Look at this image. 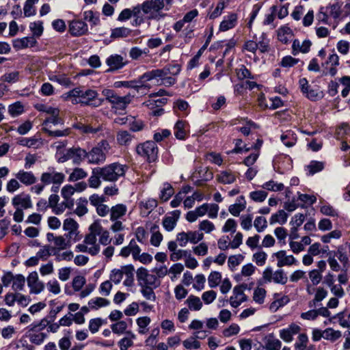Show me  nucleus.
Wrapping results in <instances>:
<instances>
[{
	"mask_svg": "<svg viewBox=\"0 0 350 350\" xmlns=\"http://www.w3.org/2000/svg\"><path fill=\"white\" fill-rule=\"evenodd\" d=\"M138 154L146 158L149 162L154 161L157 157L158 149L154 142L148 141L137 146Z\"/></svg>",
	"mask_w": 350,
	"mask_h": 350,
	"instance_id": "9d476101",
	"label": "nucleus"
},
{
	"mask_svg": "<svg viewBox=\"0 0 350 350\" xmlns=\"http://www.w3.org/2000/svg\"><path fill=\"white\" fill-rule=\"evenodd\" d=\"M102 94L110 104L111 109L119 113H122L126 109L134 97V95H131L130 93L122 96L113 90L107 88L103 90Z\"/></svg>",
	"mask_w": 350,
	"mask_h": 350,
	"instance_id": "f03ea898",
	"label": "nucleus"
},
{
	"mask_svg": "<svg viewBox=\"0 0 350 350\" xmlns=\"http://www.w3.org/2000/svg\"><path fill=\"white\" fill-rule=\"evenodd\" d=\"M254 271L255 267L251 263L247 264L242 267L241 274L237 275L235 276V279L237 281H241L242 276L249 277L252 275L254 273Z\"/></svg>",
	"mask_w": 350,
	"mask_h": 350,
	"instance_id": "052dcab7",
	"label": "nucleus"
},
{
	"mask_svg": "<svg viewBox=\"0 0 350 350\" xmlns=\"http://www.w3.org/2000/svg\"><path fill=\"white\" fill-rule=\"evenodd\" d=\"M107 65L109 67L108 71H113L122 68L124 65V58L120 55H111L106 60Z\"/></svg>",
	"mask_w": 350,
	"mask_h": 350,
	"instance_id": "393cba45",
	"label": "nucleus"
},
{
	"mask_svg": "<svg viewBox=\"0 0 350 350\" xmlns=\"http://www.w3.org/2000/svg\"><path fill=\"white\" fill-rule=\"evenodd\" d=\"M266 291L262 287H257L254 289L253 293V300L258 304H262L265 302Z\"/></svg>",
	"mask_w": 350,
	"mask_h": 350,
	"instance_id": "603ef678",
	"label": "nucleus"
},
{
	"mask_svg": "<svg viewBox=\"0 0 350 350\" xmlns=\"http://www.w3.org/2000/svg\"><path fill=\"white\" fill-rule=\"evenodd\" d=\"M75 190L73 186L71 185H66L64 186L61 189V195L64 198V200L68 202H73L74 200L72 199V196L75 194Z\"/></svg>",
	"mask_w": 350,
	"mask_h": 350,
	"instance_id": "c03bdc74",
	"label": "nucleus"
},
{
	"mask_svg": "<svg viewBox=\"0 0 350 350\" xmlns=\"http://www.w3.org/2000/svg\"><path fill=\"white\" fill-rule=\"evenodd\" d=\"M73 205V202H68L64 200L62 202L57 204L51 209L55 215H61L65 211L66 208H71Z\"/></svg>",
	"mask_w": 350,
	"mask_h": 350,
	"instance_id": "69168bd1",
	"label": "nucleus"
},
{
	"mask_svg": "<svg viewBox=\"0 0 350 350\" xmlns=\"http://www.w3.org/2000/svg\"><path fill=\"white\" fill-rule=\"evenodd\" d=\"M105 321L101 318L92 319L89 321L88 328L92 334L96 333L100 327L105 323Z\"/></svg>",
	"mask_w": 350,
	"mask_h": 350,
	"instance_id": "bf43d9fd",
	"label": "nucleus"
},
{
	"mask_svg": "<svg viewBox=\"0 0 350 350\" xmlns=\"http://www.w3.org/2000/svg\"><path fill=\"white\" fill-rule=\"evenodd\" d=\"M171 65L167 66L162 69H155L151 71L145 72L142 75V81H150L157 79L158 77H167L170 75Z\"/></svg>",
	"mask_w": 350,
	"mask_h": 350,
	"instance_id": "6ab92c4d",
	"label": "nucleus"
},
{
	"mask_svg": "<svg viewBox=\"0 0 350 350\" xmlns=\"http://www.w3.org/2000/svg\"><path fill=\"white\" fill-rule=\"evenodd\" d=\"M301 327L295 323H291L287 328L280 331V337L285 342H290L293 339V335L298 334Z\"/></svg>",
	"mask_w": 350,
	"mask_h": 350,
	"instance_id": "4be33fe9",
	"label": "nucleus"
},
{
	"mask_svg": "<svg viewBox=\"0 0 350 350\" xmlns=\"http://www.w3.org/2000/svg\"><path fill=\"white\" fill-rule=\"evenodd\" d=\"M150 318L148 317H139L136 320L137 325L139 327V333L144 334L147 332L146 327L150 323Z\"/></svg>",
	"mask_w": 350,
	"mask_h": 350,
	"instance_id": "0e129e2a",
	"label": "nucleus"
},
{
	"mask_svg": "<svg viewBox=\"0 0 350 350\" xmlns=\"http://www.w3.org/2000/svg\"><path fill=\"white\" fill-rule=\"evenodd\" d=\"M157 206V201L153 198L142 201L139 207L142 214L148 215L154 208Z\"/></svg>",
	"mask_w": 350,
	"mask_h": 350,
	"instance_id": "473e14b6",
	"label": "nucleus"
},
{
	"mask_svg": "<svg viewBox=\"0 0 350 350\" xmlns=\"http://www.w3.org/2000/svg\"><path fill=\"white\" fill-rule=\"evenodd\" d=\"M188 242L192 244H196L204 239V233L200 231H188Z\"/></svg>",
	"mask_w": 350,
	"mask_h": 350,
	"instance_id": "338daca9",
	"label": "nucleus"
},
{
	"mask_svg": "<svg viewBox=\"0 0 350 350\" xmlns=\"http://www.w3.org/2000/svg\"><path fill=\"white\" fill-rule=\"evenodd\" d=\"M186 303L191 310H200L202 307V302L200 299L193 295L189 296Z\"/></svg>",
	"mask_w": 350,
	"mask_h": 350,
	"instance_id": "a19ab883",
	"label": "nucleus"
},
{
	"mask_svg": "<svg viewBox=\"0 0 350 350\" xmlns=\"http://www.w3.org/2000/svg\"><path fill=\"white\" fill-rule=\"evenodd\" d=\"M22 187L16 174L14 178H10L5 184V189L9 193H14Z\"/></svg>",
	"mask_w": 350,
	"mask_h": 350,
	"instance_id": "79ce46f5",
	"label": "nucleus"
},
{
	"mask_svg": "<svg viewBox=\"0 0 350 350\" xmlns=\"http://www.w3.org/2000/svg\"><path fill=\"white\" fill-rule=\"evenodd\" d=\"M187 127L188 124L186 122L178 120L174 127V133L175 137L178 139H185L187 133Z\"/></svg>",
	"mask_w": 350,
	"mask_h": 350,
	"instance_id": "c756f323",
	"label": "nucleus"
},
{
	"mask_svg": "<svg viewBox=\"0 0 350 350\" xmlns=\"http://www.w3.org/2000/svg\"><path fill=\"white\" fill-rule=\"evenodd\" d=\"M88 200L85 198H80L77 200L76 208L74 213L79 217H82L88 213Z\"/></svg>",
	"mask_w": 350,
	"mask_h": 350,
	"instance_id": "72a5a7b5",
	"label": "nucleus"
},
{
	"mask_svg": "<svg viewBox=\"0 0 350 350\" xmlns=\"http://www.w3.org/2000/svg\"><path fill=\"white\" fill-rule=\"evenodd\" d=\"M72 241H69V239L66 240L63 236H56L55 238H53V243L55 246L53 250H66L69 247L70 245V242Z\"/></svg>",
	"mask_w": 350,
	"mask_h": 350,
	"instance_id": "37998d69",
	"label": "nucleus"
},
{
	"mask_svg": "<svg viewBox=\"0 0 350 350\" xmlns=\"http://www.w3.org/2000/svg\"><path fill=\"white\" fill-rule=\"evenodd\" d=\"M99 167H95L92 171V174L88 178L89 187L93 189H98L101 185L102 176Z\"/></svg>",
	"mask_w": 350,
	"mask_h": 350,
	"instance_id": "c85d7f7f",
	"label": "nucleus"
},
{
	"mask_svg": "<svg viewBox=\"0 0 350 350\" xmlns=\"http://www.w3.org/2000/svg\"><path fill=\"white\" fill-rule=\"evenodd\" d=\"M246 207V202L243 196L237 198V202L229 206V212L234 216H239L240 213Z\"/></svg>",
	"mask_w": 350,
	"mask_h": 350,
	"instance_id": "7c9ffc66",
	"label": "nucleus"
},
{
	"mask_svg": "<svg viewBox=\"0 0 350 350\" xmlns=\"http://www.w3.org/2000/svg\"><path fill=\"white\" fill-rule=\"evenodd\" d=\"M62 98L72 104L100 106L103 100L98 98L96 91L91 89L75 88L62 95Z\"/></svg>",
	"mask_w": 350,
	"mask_h": 350,
	"instance_id": "f257e3e1",
	"label": "nucleus"
},
{
	"mask_svg": "<svg viewBox=\"0 0 350 350\" xmlns=\"http://www.w3.org/2000/svg\"><path fill=\"white\" fill-rule=\"evenodd\" d=\"M29 29L34 36L40 37L44 30L43 23L40 21L31 23L29 24Z\"/></svg>",
	"mask_w": 350,
	"mask_h": 350,
	"instance_id": "e2e57ef3",
	"label": "nucleus"
},
{
	"mask_svg": "<svg viewBox=\"0 0 350 350\" xmlns=\"http://www.w3.org/2000/svg\"><path fill=\"white\" fill-rule=\"evenodd\" d=\"M174 193V191L172 185L168 183H165L161 191L160 199L163 202H166Z\"/></svg>",
	"mask_w": 350,
	"mask_h": 350,
	"instance_id": "a18cd8bd",
	"label": "nucleus"
},
{
	"mask_svg": "<svg viewBox=\"0 0 350 350\" xmlns=\"http://www.w3.org/2000/svg\"><path fill=\"white\" fill-rule=\"evenodd\" d=\"M110 149L109 143L101 141L96 147L87 152V159L89 163L98 165L104 163L106 160V153Z\"/></svg>",
	"mask_w": 350,
	"mask_h": 350,
	"instance_id": "423d86ee",
	"label": "nucleus"
},
{
	"mask_svg": "<svg viewBox=\"0 0 350 350\" xmlns=\"http://www.w3.org/2000/svg\"><path fill=\"white\" fill-rule=\"evenodd\" d=\"M63 230L67 232L66 239L73 242L81 240L82 236L79 231V224L72 218H66L63 222Z\"/></svg>",
	"mask_w": 350,
	"mask_h": 350,
	"instance_id": "9b49d317",
	"label": "nucleus"
},
{
	"mask_svg": "<svg viewBox=\"0 0 350 350\" xmlns=\"http://www.w3.org/2000/svg\"><path fill=\"white\" fill-rule=\"evenodd\" d=\"M277 259V266L282 267L296 265L297 260L293 255H287L285 250H280L273 254Z\"/></svg>",
	"mask_w": 350,
	"mask_h": 350,
	"instance_id": "a211bd4d",
	"label": "nucleus"
},
{
	"mask_svg": "<svg viewBox=\"0 0 350 350\" xmlns=\"http://www.w3.org/2000/svg\"><path fill=\"white\" fill-rule=\"evenodd\" d=\"M24 111V107L20 102H16L8 107V113L12 117H16Z\"/></svg>",
	"mask_w": 350,
	"mask_h": 350,
	"instance_id": "5fc2aeb1",
	"label": "nucleus"
},
{
	"mask_svg": "<svg viewBox=\"0 0 350 350\" xmlns=\"http://www.w3.org/2000/svg\"><path fill=\"white\" fill-rule=\"evenodd\" d=\"M288 219V215L284 210H280L275 214H273L269 219L271 225L275 224H284Z\"/></svg>",
	"mask_w": 350,
	"mask_h": 350,
	"instance_id": "e433bc0d",
	"label": "nucleus"
},
{
	"mask_svg": "<svg viewBox=\"0 0 350 350\" xmlns=\"http://www.w3.org/2000/svg\"><path fill=\"white\" fill-rule=\"evenodd\" d=\"M127 167L119 163H113L104 167H99L102 180L107 182H116L124 176Z\"/></svg>",
	"mask_w": 350,
	"mask_h": 350,
	"instance_id": "20e7f679",
	"label": "nucleus"
},
{
	"mask_svg": "<svg viewBox=\"0 0 350 350\" xmlns=\"http://www.w3.org/2000/svg\"><path fill=\"white\" fill-rule=\"evenodd\" d=\"M136 338V336L131 331L126 332V336L122 338L118 342V346L120 350H127L129 347L133 345V340Z\"/></svg>",
	"mask_w": 350,
	"mask_h": 350,
	"instance_id": "2f4dec72",
	"label": "nucleus"
},
{
	"mask_svg": "<svg viewBox=\"0 0 350 350\" xmlns=\"http://www.w3.org/2000/svg\"><path fill=\"white\" fill-rule=\"evenodd\" d=\"M18 144L28 148H38L41 142L36 138H21L18 140Z\"/></svg>",
	"mask_w": 350,
	"mask_h": 350,
	"instance_id": "13d9d810",
	"label": "nucleus"
},
{
	"mask_svg": "<svg viewBox=\"0 0 350 350\" xmlns=\"http://www.w3.org/2000/svg\"><path fill=\"white\" fill-rule=\"evenodd\" d=\"M137 278L139 284L142 287L157 288L160 284L157 276L150 273L146 269L143 267L137 269Z\"/></svg>",
	"mask_w": 350,
	"mask_h": 350,
	"instance_id": "1a4fd4ad",
	"label": "nucleus"
},
{
	"mask_svg": "<svg viewBox=\"0 0 350 350\" xmlns=\"http://www.w3.org/2000/svg\"><path fill=\"white\" fill-rule=\"evenodd\" d=\"M27 282L30 288L31 293L38 294L44 288V283L39 280L38 274L36 271H33L29 274Z\"/></svg>",
	"mask_w": 350,
	"mask_h": 350,
	"instance_id": "f3484780",
	"label": "nucleus"
},
{
	"mask_svg": "<svg viewBox=\"0 0 350 350\" xmlns=\"http://www.w3.org/2000/svg\"><path fill=\"white\" fill-rule=\"evenodd\" d=\"M128 324L124 321H119L116 323L111 325V329L114 334L120 335L125 334L127 332Z\"/></svg>",
	"mask_w": 350,
	"mask_h": 350,
	"instance_id": "09e8293b",
	"label": "nucleus"
},
{
	"mask_svg": "<svg viewBox=\"0 0 350 350\" xmlns=\"http://www.w3.org/2000/svg\"><path fill=\"white\" fill-rule=\"evenodd\" d=\"M293 33L291 29L287 26H283L278 30V38L284 43L286 44L292 38Z\"/></svg>",
	"mask_w": 350,
	"mask_h": 350,
	"instance_id": "58836bf2",
	"label": "nucleus"
},
{
	"mask_svg": "<svg viewBox=\"0 0 350 350\" xmlns=\"http://www.w3.org/2000/svg\"><path fill=\"white\" fill-rule=\"evenodd\" d=\"M88 31L87 24L79 20L72 21L69 24V31L74 36L85 34Z\"/></svg>",
	"mask_w": 350,
	"mask_h": 350,
	"instance_id": "412c9836",
	"label": "nucleus"
},
{
	"mask_svg": "<svg viewBox=\"0 0 350 350\" xmlns=\"http://www.w3.org/2000/svg\"><path fill=\"white\" fill-rule=\"evenodd\" d=\"M247 287V284H241L234 287L232 295L230 297V304L232 307L237 308L243 302L247 300V297L244 293V291Z\"/></svg>",
	"mask_w": 350,
	"mask_h": 350,
	"instance_id": "4468645a",
	"label": "nucleus"
},
{
	"mask_svg": "<svg viewBox=\"0 0 350 350\" xmlns=\"http://www.w3.org/2000/svg\"><path fill=\"white\" fill-rule=\"evenodd\" d=\"M87 176L88 173L83 168L76 167L70 174L68 180L72 182L77 181L85 178Z\"/></svg>",
	"mask_w": 350,
	"mask_h": 350,
	"instance_id": "49530a36",
	"label": "nucleus"
},
{
	"mask_svg": "<svg viewBox=\"0 0 350 350\" xmlns=\"http://www.w3.org/2000/svg\"><path fill=\"white\" fill-rule=\"evenodd\" d=\"M25 278L23 275H16L12 281V289L15 291H22L25 286Z\"/></svg>",
	"mask_w": 350,
	"mask_h": 350,
	"instance_id": "4d7b16f0",
	"label": "nucleus"
},
{
	"mask_svg": "<svg viewBox=\"0 0 350 350\" xmlns=\"http://www.w3.org/2000/svg\"><path fill=\"white\" fill-rule=\"evenodd\" d=\"M180 216L179 211H174L170 216L165 217L163 220V226L167 231H172L176 226Z\"/></svg>",
	"mask_w": 350,
	"mask_h": 350,
	"instance_id": "bb28decb",
	"label": "nucleus"
},
{
	"mask_svg": "<svg viewBox=\"0 0 350 350\" xmlns=\"http://www.w3.org/2000/svg\"><path fill=\"white\" fill-rule=\"evenodd\" d=\"M134 267L131 265H124L119 269H113L109 275L110 281L115 284H118L124 276V285L131 287L134 283Z\"/></svg>",
	"mask_w": 350,
	"mask_h": 350,
	"instance_id": "7ed1b4c3",
	"label": "nucleus"
},
{
	"mask_svg": "<svg viewBox=\"0 0 350 350\" xmlns=\"http://www.w3.org/2000/svg\"><path fill=\"white\" fill-rule=\"evenodd\" d=\"M63 250H53V255L57 262L70 261L73 258V253L71 251H62Z\"/></svg>",
	"mask_w": 350,
	"mask_h": 350,
	"instance_id": "f704fd0d",
	"label": "nucleus"
},
{
	"mask_svg": "<svg viewBox=\"0 0 350 350\" xmlns=\"http://www.w3.org/2000/svg\"><path fill=\"white\" fill-rule=\"evenodd\" d=\"M342 336V333L332 328H327L324 330V338L334 342Z\"/></svg>",
	"mask_w": 350,
	"mask_h": 350,
	"instance_id": "6e6d98bb",
	"label": "nucleus"
},
{
	"mask_svg": "<svg viewBox=\"0 0 350 350\" xmlns=\"http://www.w3.org/2000/svg\"><path fill=\"white\" fill-rule=\"evenodd\" d=\"M237 173L230 170L221 171L217 174L216 178L218 182L222 184H232L236 181Z\"/></svg>",
	"mask_w": 350,
	"mask_h": 350,
	"instance_id": "a878e982",
	"label": "nucleus"
},
{
	"mask_svg": "<svg viewBox=\"0 0 350 350\" xmlns=\"http://www.w3.org/2000/svg\"><path fill=\"white\" fill-rule=\"evenodd\" d=\"M16 176L18 178L21 185L31 186L33 185L37 182V178L31 171L20 170L16 173Z\"/></svg>",
	"mask_w": 350,
	"mask_h": 350,
	"instance_id": "aec40b11",
	"label": "nucleus"
},
{
	"mask_svg": "<svg viewBox=\"0 0 350 350\" xmlns=\"http://www.w3.org/2000/svg\"><path fill=\"white\" fill-rule=\"evenodd\" d=\"M48 320L43 319L40 321L35 322L28 327L29 332H33L29 334V341L31 343L40 345L44 342L46 338V334L43 332L36 333V332L42 330L48 325Z\"/></svg>",
	"mask_w": 350,
	"mask_h": 350,
	"instance_id": "0eeeda50",
	"label": "nucleus"
},
{
	"mask_svg": "<svg viewBox=\"0 0 350 350\" xmlns=\"http://www.w3.org/2000/svg\"><path fill=\"white\" fill-rule=\"evenodd\" d=\"M36 44V41L33 37H24L16 38L12 40L13 47L19 51L28 47H33Z\"/></svg>",
	"mask_w": 350,
	"mask_h": 350,
	"instance_id": "b1692460",
	"label": "nucleus"
},
{
	"mask_svg": "<svg viewBox=\"0 0 350 350\" xmlns=\"http://www.w3.org/2000/svg\"><path fill=\"white\" fill-rule=\"evenodd\" d=\"M87 158V152L81 148H72L67 150L66 153L59 159V162H65L72 159L73 163L79 164Z\"/></svg>",
	"mask_w": 350,
	"mask_h": 350,
	"instance_id": "ddd939ff",
	"label": "nucleus"
},
{
	"mask_svg": "<svg viewBox=\"0 0 350 350\" xmlns=\"http://www.w3.org/2000/svg\"><path fill=\"white\" fill-rule=\"evenodd\" d=\"M310 46L311 42L309 40H304L301 42L299 40H295L292 45V53L294 55L299 52L306 53L309 51Z\"/></svg>",
	"mask_w": 350,
	"mask_h": 350,
	"instance_id": "cd10ccee",
	"label": "nucleus"
},
{
	"mask_svg": "<svg viewBox=\"0 0 350 350\" xmlns=\"http://www.w3.org/2000/svg\"><path fill=\"white\" fill-rule=\"evenodd\" d=\"M164 6L163 0H147L141 5V9L149 18H155Z\"/></svg>",
	"mask_w": 350,
	"mask_h": 350,
	"instance_id": "6e6552de",
	"label": "nucleus"
},
{
	"mask_svg": "<svg viewBox=\"0 0 350 350\" xmlns=\"http://www.w3.org/2000/svg\"><path fill=\"white\" fill-rule=\"evenodd\" d=\"M264 189L271 191H281L284 189V185L283 183H277L274 180H269L266 182L262 185Z\"/></svg>",
	"mask_w": 350,
	"mask_h": 350,
	"instance_id": "3c124183",
	"label": "nucleus"
},
{
	"mask_svg": "<svg viewBox=\"0 0 350 350\" xmlns=\"http://www.w3.org/2000/svg\"><path fill=\"white\" fill-rule=\"evenodd\" d=\"M50 124H53L54 125H62L64 124V120L61 117L60 111L58 108L55 107L49 112L48 116L43 122L42 125L44 126V127L49 128Z\"/></svg>",
	"mask_w": 350,
	"mask_h": 350,
	"instance_id": "5701e85b",
	"label": "nucleus"
},
{
	"mask_svg": "<svg viewBox=\"0 0 350 350\" xmlns=\"http://www.w3.org/2000/svg\"><path fill=\"white\" fill-rule=\"evenodd\" d=\"M198 230V231L200 232L210 234L215 230V226L214 224L211 221L208 219H204L199 223Z\"/></svg>",
	"mask_w": 350,
	"mask_h": 350,
	"instance_id": "de8ad7c7",
	"label": "nucleus"
},
{
	"mask_svg": "<svg viewBox=\"0 0 350 350\" xmlns=\"http://www.w3.org/2000/svg\"><path fill=\"white\" fill-rule=\"evenodd\" d=\"M12 204L15 208L28 209L33 206L31 198L29 194L24 192L15 195L12 198Z\"/></svg>",
	"mask_w": 350,
	"mask_h": 350,
	"instance_id": "dca6fc26",
	"label": "nucleus"
},
{
	"mask_svg": "<svg viewBox=\"0 0 350 350\" xmlns=\"http://www.w3.org/2000/svg\"><path fill=\"white\" fill-rule=\"evenodd\" d=\"M325 8L327 9L329 16L334 19L339 18L342 14L340 5L338 3L329 4Z\"/></svg>",
	"mask_w": 350,
	"mask_h": 350,
	"instance_id": "864d4df0",
	"label": "nucleus"
},
{
	"mask_svg": "<svg viewBox=\"0 0 350 350\" xmlns=\"http://www.w3.org/2000/svg\"><path fill=\"white\" fill-rule=\"evenodd\" d=\"M290 301V299L286 295H283L280 298L276 299L271 303L269 310L272 312H275L280 308L286 305Z\"/></svg>",
	"mask_w": 350,
	"mask_h": 350,
	"instance_id": "ea45409f",
	"label": "nucleus"
},
{
	"mask_svg": "<svg viewBox=\"0 0 350 350\" xmlns=\"http://www.w3.org/2000/svg\"><path fill=\"white\" fill-rule=\"evenodd\" d=\"M281 347L282 342L280 340L274 338H269L265 344L267 350H280Z\"/></svg>",
	"mask_w": 350,
	"mask_h": 350,
	"instance_id": "774afa93",
	"label": "nucleus"
},
{
	"mask_svg": "<svg viewBox=\"0 0 350 350\" xmlns=\"http://www.w3.org/2000/svg\"><path fill=\"white\" fill-rule=\"evenodd\" d=\"M114 87L116 88H120L122 87L133 88L139 92L140 90L144 89L149 90L151 85L147 81H142L141 76L138 81H116L114 83Z\"/></svg>",
	"mask_w": 350,
	"mask_h": 350,
	"instance_id": "2eb2a0df",
	"label": "nucleus"
},
{
	"mask_svg": "<svg viewBox=\"0 0 350 350\" xmlns=\"http://www.w3.org/2000/svg\"><path fill=\"white\" fill-rule=\"evenodd\" d=\"M109 301L103 297H95L88 301V306L91 310H98L100 308L106 307L109 304Z\"/></svg>",
	"mask_w": 350,
	"mask_h": 350,
	"instance_id": "4c0bfd02",
	"label": "nucleus"
},
{
	"mask_svg": "<svg viewBox=\"0 0 350 350\" xmlns=\"http://www.w3.org/2000/svg\"><path fill=\"white\" fill-rule=\"evenodd\" d=\"M131 33V30L127 27H122L115 28L111 31V38H126L129 36Z\"/></svg>",
	"mask_w": 350,
	"mask_h": 350,
	"instance_id": "8fccbe9b",
	"label": "nucleus"
},
{
	"mask_svg": "<svg viewBox=\"0 0 350 350\" xmlns=\"http://www.w3.org/2000/svg\"><path fill=\"white\" fill-rule=\"evenodd\" d=\"M128 208L124 204H117L110 208L109 219L112 221L110 230L113 232L124 230V226L120 219L126 215Z\"/></svg>",
	"mask_w": 350,
	"mask_h": 350,
	"instance_id": "39448f33",
	"label": "nucleus"
},
{
	"mask_svg": "<svg viewBox=\"0 0 350 350\" xmlns=\"http://www.w3.org/2000/svg\"><path fill=\"white\" fill-rule=\"evenodd\" d=\"M132 140V136L126 131H121L118 133L117 141L120 145H129Z\"/></svg>",
	"mask_w": 350,
	"mask_h": 350,
	"instance_id": "680f3d73",
	"label": "nucleus"
},
{
	"mask_svg": "<svg viewBox=\"0 0 350 350\" xmlns=\"http://www.w3.org/2000/svg\"><path fill=\"white\" fill-rule=\"evenodd\" d=\"M64 180L65 175L62 172H56L53 168H49L40 176V181L45 185L50 184L59 185Z\"/></svg>",
	"mask_w": 350,
	"mask_h": 350,
	"instance_id": "f8f14e48",
	"label": "nucleus"
},
{
	"mask_svg": "<svg viewBox=\"0 0 350 350\" xmlns=\"http://www.w3.org/2000/svg\"><path fill=\"white\" fill-rule=\"evenodd\" d=\"M237 21V16L236 14H230L226 19L221 23L219 29L222 31H226L233 28L236 25Z\"/></svg>",
	"mask_w": 350,
	"mask_h": 350,
	"instance_id": "c9c22d12",
	"label": "nucleus"
}]
</instances>
